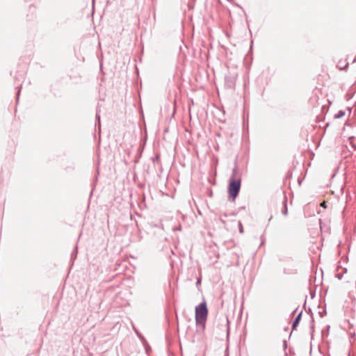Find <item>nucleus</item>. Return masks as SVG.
I'll return each instance as SVG.
<instances>
[{
  "label": "nucleus",
  "instance_id": "f257e3e1",
  "mask_svg": "<svg viewBox=\"0 0 356 356\" xmlns=\"http://www.w3.org/2000/svg\"><path fill=\"white\" fill-rule=\"evenodd\" d=\"M241 188V179L234 177H231L228 186L229 198L234 201L238 195Z\"/></svg>",
  "mask_w": 356,
  "mask_h": 356
},
{
  "label": "nucleus",
  "instance_id": "f03ea898",
  "mask_svg": "<svg viewBox=\"0 0 356 356\" xmlns=\"http://www.w3.org/2000/svg\"><path fill=\"white\" fill-rule=\"evenodd\" d=\"M208 310L205 302H202L195 307V321L197 324L204 323L207 320Z\"/></svg>",
  "mask_w": 356,
  "mask_h": 356
},
{
  "label": "nucleus",
  "instance_id": "7ed1b4c3",
  "mask_svg": "<svg viewBox=\"0 0 356 356\" xmlns=\"http://www.w3.org/2000/svg\"><path fill=\"white\" fill-rule=\"evenodd\" d=\"M300 318H301V314H299L298 315V316L296 318L295 321H293V329H296V327H297V325L299 323V321H300Z\"/></svg>",
  "mask_w": 356,
  "mask_h": 356
},
{
  "label": "nucleus",
  "instance_id": "20e7f679",
  "mask_svg": "<svg viewBox=\"0 0 356 356\" xmlns=\"http://www.w3.org/2000/svg\"><path fill=\"white\" fill-rule=\"evenodd\" d=\"M321 206L324 207V208H326V202H323L321 204Z\"/></svg>",
  "mask_w": 356,
  "mask_h": 356
},
{
  "label": "nucleus",
  "instance_id": "39448f33",
  "mask_svg": "<svg viewBox=\"0 0 356 356\" xmlns=\"http://www.w3.org/2000/svg\"><path fill=\"white\" fill-rule=\"evenodd\" d=\"M343 115H344L343 112H340V114L337 117L339 118V117L343 116Z\"/></svg>",
  "mask_w": 356,
  "mask_h": 356
},
{
  "label": "nucleus",
  "instance_id": "423d86ee",
  "mask_svg": "<svg viewBox=\"0 0 356 356\" xmlns=\"http://www.w3.org/2000/svg\"><path fill=\"white\" fill-rule=\"evenodd\" d=\"M240 232H243V227L241 225H240Z\"/></svg>",
  "mask_w": 356,
  "mask_h": 356
}]
</instances>
